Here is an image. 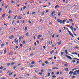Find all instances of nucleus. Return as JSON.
<instances>
[{"label":"nucleus","instance_id":"obj_1","mask_svg":"<svg viewBox=\"0 0 79 79\" xmlns=\"http://www.w3.org/2000/svg\"><path fill=\"white\" fill-rule=\"evenodd\" d=\"M68 32L69 33V34L72 37H74V36L73 35L72 33H71V32L70 31H68Z\"/></svg>","mask_w":79,"mask_h":79},{"label":"nucleus","instance_id":"obj_2","mask_svg":"<svg viewBox=\"0 0 79 79\" xmlns=\"http://www.w3.org/2000/svg\"><path fill=\"white\" fill-rule=\"evenodd\" d=\"M15 40L16 44H18V40H17V38H16Z\"/></svg>","mask_w":79,"mask_h":79},{"label":"nucleus","instance_id":"obj_3","mask_svg":"<svg viewBox=\"0 0 79 79\" xmlns=\"http://www.w3.org/2000/svg\"><path fill=\"white\" fill-rule=\"evenodd\" d=\"M59 7H60V6L59 5H56L55 6L54 8H55V9H56V8H59Z\"/></svg>","mask_w":79,"mask_h":79},{"label":"nucleus","instance_id":"obj_4","mask_svg":"<svg viewBox=\"0 0 79 79\" xmlns=\"http://www.w3.org/2000/svg\"><path fill=\"white\" fill-rule=\"evenodd\" d=\"M14 36H10L9 37V39H13L14 38Z\"/></svg>","mask_w":79,"mask_h":79},{"label":"nucleus","instance_id":"obj_5","mask_svg":"<svg viewBox=\"0 0 79 79\" xmlns=\"http://www.w3.org/2000/svg\"><path fill=\"white\" fill-rule=\"evenodd\" d=\"M21 18H22V17L20 15L18 17V19H21Z\"/></svg>","mask_w":79,"mask_h":79},{"label":"nucleus","instance_id":"obj_6","mask_svg":"<svg viewBox=\"0 0 79 79\" xmlns=\"http://www.w3.org/2000/svg\"><path fill=\"white\" fill-rule=\"evenodd\" d=\"M70 28L72 30V31H73L74 30V28L73 27V26H71Z\"/></svg>","mask_w":79,"mask_h":79},{"label":"nucleus","instance_id":"obj_7","mask_svg":"<svg viewBox=\"0 0 79 79\" xmlns=\"http://www.w3.org/2000/svg\"><path fill=\"white\" fill-rule=\"evenodd\" d=\"M74 73V72L73 71H70L69 73V74H73Z\"/></svg>","mask_w":79,"mask_h":79},{"label":"nucleus","instance_id":"obj_8","mask_svg":"<svg viewBox=\"0 0 79 79\" xmlns=\"http://www.w3.org/2000/svg\"><path fill=\"white\" fill-rule=\"evenodd\" d=\"M54 50H52V51H51L50 52V54H51V55H52V53H54Z\"/></svg>","mask_w":79,"mask_h":79},{"label":"nucleus","instance_id":"obj_9","mask_svg":"<svg viewBox=\"0 0 79 79\" xmlns=\"http://www.w3.org/2000/svg\"><path fill=\"white\" fill-rule=\"evenodd\" d=\"M67 58H69V59H70V60H72V58L71 57H70L69 56H68Z\"/></svg>","mask_w":79,"mask_h":79},{"label":"nucleus","instance_id":"obj_10","mask_svg":"<svg viewBox=\"0 0 79 79\" xmlns=\"http://www.w3.org/2000/svg\"><path fill=\"white\" fill-rule=\"evenodd\" d=\"M52 69H58V68L56 67H53L52 68Z\"/></svg>","mask_w":79,"mask_h":79},{"label":"nucleus","instance_id":"obj_11","mask_svg":"<svg viewBox=\"0 0 79 79\" xmlns=\"http://www.w3.org/2000/svg\"><path fill=\"white\" fill-rule=\"evenodd\" d=\"M42 15L43 16H44V15H45V11H44L42 12Z\"/></svg>","mask_w":79,"mask_h":79},{"label":"nucleus","instance_id":"obj_12","mask_svg":"<svg viewBox=\"0 0 79 79\" xmlns=\"http://www.w3.org/2000/svg\"><path fill=\"white\" fill-rule=\"evenodd\" d=\"M5 14H3L2 16V18H3V17H5Z\"/></svg>","mask_w":79,"mask_h":79},{"label":"nucleus","instance_id":"obj_13","mask_svg":"<svg viewBox=\"0 0 79 79\" xmlns=\"http://www.w3.org/2000/svg\"><path fill=\"white\" fill-rule=\"evenodd\" d=\"M75 77H76V76H72L71 77L72 79H74Z\"/></svg>","mask_w":79,"mask_h":79},{"label":"nucleus","instance_id":"obj_14","mask_svg":"<svg viewBox=\"0 0 79 79\" xmlns=\"http://www.w3.org/2000/svg\"><path fill=\"white\" fill-rule=\"evenodd\" d=\"M22 38V37H20L19 39V42H20L21 41V38Z\"/></svg>","mask_w":79,"mask_h":79},{"label":"nucleus","instance_id":"obj_15","mask_svg":"<svg viewBox=\"0 0 79 79\" xmlns=\"http://www.w3.org/2000/svg\"><path fill=\"white\" fill-rule=\"evenodd\" d=\"M72 54V55H77V53L76 52L73 53Z\"/></svg>","mask_w":79,"mask_h":79},{"label":"nucleus","instance_id":"obj_16","mask_svg":"<svg viewBox=\"0 0 79 79\" xmlns=\"http://www.w3.org/2000/svg\"><path fill=\"white\" fill-rule=\"evenodd\" d=\"M25 35L26 36H27H27L29 35V34L27 32L26 33Z\"/></svg>","mask_w":79,"mask_h":79},{"label":"nucleus","instance_id":"obj_17","mask_svg":"<svg viewBox=\"0 0 79 79\" xmlns=\"http://www.w3.org/2000/svg\"><path fill=\"white\" fill-rule=\"evenodd\" d=\"M55 12H54V11L52 12V13H51V15H53V14H55Z\"/></svg>","mask_w":79,"mask_h":79},{"label":"nucleus","instance_id":"obj_18","mask_svg":"<svg viewBox=\"0 0 79 79\" xmlns=\"http://www.w3.org/2000/svg\"><path fill=\"white\" fill-rule=\"evenodd\" d=\"M61 41H60L59 42H57V44H59V45H60L61 44Z\"/></svg>","mask_w":79,"mask_h":79},{"label":"nucleus","instance_id":"obj_19","mask_svg":"<svg viewBox=\"0 0 79 79\" xmlns=\"http://www.w3.org/2000/svg\"><path fill=\"white\" fill-rule=\"evenodd\" d=\"M60 24H62V23H63V21L61 20H60Z\"/></svg>","mask_w":79,"mask_h":79},{"label":"nucleus","instance_id":"obj_20","mask_svg":"<svg viewBox=\"0 0 79 79\" xmlns=\"http://www.w3.org/2000/svg\"><path fill=\"white\" fill-rule=\"evenodd\" d=\"M38 37H42V35H38Z\"/></svg>","mask_w":79,"mask_h":79},{"label":"nucleus","instance_id":"obj_21","mask_svg":"<svg viewBox=\"0 0 79 79\" xmlns=\"http://www.w3.org/2000/svg\"><path fill=\"white\" fill-rule=\"evenodd\" d=\"M23 44H26V41H23L22 42Z\"/></svg>","mask_w":79,"mask_h":79},{"label":"nucleus","instance_id":"obj_22","mask_svg":"<svg viewBox=\"0 0 79 79\" xmlns=\"http://www.w3.org/2000/svg\"><path fill=\"white\" fill-rule=\"evenodd\" d=\"M6 49H5L4 51V54H5V53H6Z\"/></svg>","mask_w":79,"mask_h":79},{"label":"nucleus","instance_id":"obj_23","mask_svg":"<svg viewBox=\"0 0 79 79\" xmlns=\"http://www.w3.org/2000/svg\"><path fill=\"white\" fill-rule=\"evenodd\" d=\"M76 69H77V68H76L72 70V71H75V70H76Z\"/></svg>","mask_w":79,"mask_h":79},{"label":"nucleus","instance_id":"obj_24","mask_svg":"<svg viewBox=\"0 0 79 79\" xmlns=\"http://www.w3.org/2000/svg\"><path fill=\"white\" fill-rule=\"evenodd\" d=\"M65 52L66 54L68 55V51L67 50H65Z\"/></svg>","mask_w":79,"mask_h":79},{"label":"nucleus","instance_id":"obj_25","mask_svg":"<svg viewBox=\"0 0 79 79\" xmlns=\"http://www.w3.org/2000/svg\"><path fill=\"white\" fill-rule=\"evenodd\" d=\"M69 21H71V22H73V20L71 19H69Z\"/></svg>","mask_w":79,"mask_h":79},{"label":"nucleus","instance_id":"obj_26","mask_svg":"<svg viewBox=\"0 0 79 79\" xmlns=\"http://www.w3.org/2000/svg\"><path fill=\"white\" fill-rule=\"evenodd\" d=\"M52 78H55L56 77L55 75H54L52 76Z\"/></svg>","mask_w":79,"mask_h":79},{"label":"nucleus","instance_id":"obj_27","mask_svg":"<svg viewBox=\"0 0 79 79\" xmlns=\"http://www.w3.org/2000/svg\"><path fill=\"white\" fill-rule=\"evenodd\" d=\"M4 46V44L3 43H2L1 44V47H3Z\"/></svg>","mask_w":79,"mask_h":79},{"label":"nucleus","instance_id":"obj_28","mask_svg":"<svg viewBox=\"0 0 79 79\" xmlns=\"http://www.w3.org/2000/svg\"><path fill=\"white\" fill-rule=\"evenodd\" d=\"M31 49H32V47H31L29 48L28 50H29V51H31Z\"/></svg>","mask_w":79,"mask_h":79},{"label":"nucleus","instance_id":"obj_29","mask_svg":"<svg viewBox=\"0 0 79 79\" xmlns=\"http://www.w3.org/2000/svg\"><path fill=\"white\" fill-rule=\"evenodd\" d=\"M64 64V66H66V67H68V64Z\"/></svg>","mask_w":79,"mask_h":79},{"label":"nucleus","instance_id":"obj_30","mask_svg":"<svg viewBox=\"0 0 79 79\" xmlns=\"http://www.w3.org/2000/svg\"><path fill=\"white\" fill-rule=\"evenodd\" d=\"M35 64V62H34V61H32L31 62V64Z\"/></svg>","mask_w":79,"mask_h":79},{"label":"nucleus","instance_id":"obj_31","mask_svg":"<svg viewBox=\"0 0 79 79\" xmlns=\"http://www.w3.org/2000/svg\"><path fill=\"white\" fill-rule=\"evenodd\" d=\"M17 17V15H16L13 18L14 19H15L16 18V17Z\"/></svg>","mask_w":79,"mask_h":79},{"label":"nucleus","instance_id":"obj_32","mask_svg":"<svg viewBox=\"0 0 79 79\" xmlns=\"http://www.w3.org/2000/svg\"><path fill=\"white\" fill-rule=\"evenodd\" d=\"M65 70L66 71H68V68H66Z\"/></svg>","mask_w":79,"mask_h":79},{"label":"nucleus","instance_id":"obj_33","mask_svg":"<svg viewBox=\"0 0 79 79\" xmlns=\"http://www.w3.org/2000/svg\"><path fill=\"white\" fill-rule=\"evenodd\" d=\"M12 73H10L9 74V76H10L11 75H12Z\"/></svg>","mask_w":79,"mask_h":79},{"label":"nucleus","instance_id":"obj_34","mask_svg":"<svg viewBox=\"0 0 79 79\" xmlns=\"http://www.w3.org/2000/svg\"><path fill=\"white\" fill-rule=\"evenodd\" d=\"M39 74H40V75H42L43 73H42L41 72H40V73H39Z\"/></svg>","mask_w":79,"mask_h":79},{"label":"nucleus","instance_id":"obj_35","mask_svg":"<svg viewBox=\"0 0 79 79\" xmlns=\"http://www.w3.org/2000/svg\"><path fill=\"white\" fill-rule=\"evenodd\" d=\"M77 74H79V70H77Z\"/></svg>","mask_w":79,"mask_h":79},{"label":"nucleus","instance_id":"obj_36","mask_svg":"<svg viewBox=\"0 0 79 79\" xmlns=\"http://www.w3.org/2000/svg\"><path fill=\"white\" fill-rule=\"evenodd\" d=\"M42 66H45V64L43 63L42 64Z\"/></svg>","mask_w":79,"mask_h":79},{"label":"nucleus","instance_id":"obj_37","mask_svg":"<svg viewBox=\"0 0 79 79\" xmlns=\"http://www.w3.org/2000/svg\"><path fill=\"white\" fill-rule=\"evenodd\" d=\"M8 13L9 14L11 13V9H10L8 12Z\"/></svg>","mask_w":79,"mask_h":79},{"label":"nucleus","instance_id":"obj_38","mask_svg":"<svg viewBox=\"0 0 79 79\" xmlns=\"http://www.w3.org/2000/svg\"><path fill=\"white\" fill-rule=\"evenodd\" d=\"M66 20H67V19H66L63 20V22H65L66 21Z\"/></svg>","mask_w":79,"mask_h":79},{"label":"nucleus","instance_id":"obj_39","mask_svg":"<svg viewBox=\"0 0 79 79\" xmlns=\"http://www.w3.org/2000/svg\"><path fill=\"white\" fill-rule=\"evenodd\" d=\"M75 48H76V49H79V48L77 47H75Z\"/></svg>","mask_w":79,"mask_h":79},{"label":"nucleus","instance_id":"obj_40","mask_svg":"<svg viewBox=\"0 0 79 79\" xmlns=\"http://www.w3.org/2000/svg\"><path fill=\"white\" fill-rule=\"evenodd\" d=\"M72 62L73 63H75L76 62V61L74 60H72Z\"/></svg>","mask_w":79,"mask_h":79},{"label":"nucleus","instance_id":"obj_41","mask_svg":"<svg viewBox=\"0 0 79 79\" xmlns=\"http://www.w3.org/2000/svg\"><path fill=\"white\" fill-rule=\"evenodd\" d=\"M3 66H1L0 67V69H3Z\"/></svg>","mask_w":79,"mask_h":79},{"label":"nucleus","instance_id":"obj_42","mask_svg":"<svg viewBox=\"0 0 79 79\" xmlns=\"http://www.w3.org/2000/svg\"><path fill=\"white\" fill-rule=\"evenodd\" d=\"M33 67H34L33 65H31L30 66V68H33Z\"/></svg>","mask_w":79,"mask_h":79},{"label":"nucleus","instance_id":"obj_43","mask_svg":"<svg viewBox=\"0 0 79 79\" xmlns=\"http://www.w3.org/2000/svg\"><path fill=\"white\" fill-rule=\"evenodd\" d=\"M63 54H64V52H61V55H63Z\"/></svg>","mask_w":79,"mask_h":79},{"label":"nucleus","instance_id":"obj_44","mask_svg":"<svg viewBox=\"0 0 79 79\" xmlns=\"http://www.w3.org/2000/svg\"><path fill=\"white\" fill-rule=\"evenodd\" d=\"M10 63H8L7 64V66H10Z\"/></svg>","mask_w":79,"mask_h":79},{"label":"nucleus","instance_id":"obj_45","mask_svg":"<svg viewBox=\"0 0 79 79\" xmlns=\"http://www.w3.org/2000/svg\"><path fill=\"white\" fill-rule=\"evenodd\" d=\"M73 76H75V75H77V73H73Z\"/></svg>","mask_w":79,"mask_h":79},{"label":"nucleus","instance_id":"obj_46","mask_svg":"<svg viewBox=\"0 0 79 79\" xmlns=\"http://www.w3.org/2000/svg\"><path fill=\"white\" fill-rule=\"evenodd\" d=\"M27 30V27H25L24 29V31H26Z\"/></svg>","mask_w":79,"mask_h":79},{"label":"nucleus","instance_id":"obj_47","mask_svg":"<svg viewBox=\"0 0 79 79\" xmlns=\"http://www.w3.org/2000/svg\"><path fill=\"white\" fill-rule=\"evenodd\" d=\"M79 61H77V63H76V64H79Z\"/></svg>","mask_w":79,"mask_h":79},{"label":"nucleus","instance_id":"obj_48","mask_svg":"<svg viewBox=\"0 0 79 79\" xmlns=\"http://www.w3.org/2000/svg\"><path fill=\"white\" fill-rule=\"evenodd\" d=\"M15 64V62H13V63H12L11 64V65H13V64Z\"/></svg>","mask_w":79,"mask_h":79},{"label":"nucleus","instance_id":"obj_49","mask_svg":"<svg viewBox=\"0 0 79 79\" xmlns=\"http://www.w3.org/2000/svg\"><path fill=\"white\" fill-rule=\"evenodd\" d=\"M16 67H17V66H15V67H13L14 69H15V68H16Z\"/></svg>","mask_w":79,"mask_h":79},{"label":"nucleus","instance_id":"obj_50","mask_svg":"<svg viewBox=\"0 0 79 79\" xmlns=\"http://www.w3.org/2000/svg\"><path fill=\"white\" fill-rule=\"evenodd\" d=\"M43 48H44V49H45V48H46L45 46H43Z\"/></svg>","mask_w":79,"mask_h":79},{"label":"nucleus","instance_id":"obj_51","mask_svg":"<svg viewBox=\"0 0 79 79\" xmlns=\"http://www.w3.org/2000/svg\"><path fill=\"white\" fill-rule=\"evenodd\" d=\"M55 53H56V55L57 53H58V51H57Z\"/></svg>","mask_w":79,"mask_h":79},{"label":"nucleus","instance_id":"obj_52","mask_svg":"<svg viewBox=\"0 0 79 79\" xmlns=\"http://www.w3.org/2000/svg\"><path fill=\"white\" fill-rule=\"evenodd\" d=\"M48 76H49V77L50 76V73H49L48 74Z\"/></svg>","mask_w":79,"mask_h":79},{"label":"nucleus","instance_id":"obj_53","mask_svg":"<svg viewBox=\"0 0 79 79\" xmlns=\"http://www.w3.org/2000/svg\"><path fill=\"white\" fill-rule=\"evenodd\" d=\"M26 6H24L23 8V10H24L25 9H26Z\"/></svg>","mask_w":79,"mask_h":79},{"label":"nucleus","instance_id":"obj_54","mask_svg":"<svg viewBox=\"0 0 79 79\" xmlns=\"http://www.w3.org/2000/svg\"><path fill=\"white\" fill-rule=\"evenodd\" d=\"M57 74H60V72H57L56 73Z\"/></svg>","mask_w":79,"mask_h":79},{"label":"nucleus","instance_id":"obj_55","mask_svg":"<svg viewBox=\"0 0 79 79\" xmlns=\"http://www.w3.org/2000/svg\"><path fill=\"white\" fill-rule=\"evenodd\" d=\"M61 15V13L60 12H59L58 14V15L60 16V15Z\"/></svg>","mask_w":79,"mask_h":79},{"label":"nucleus","instance_id":"obj_56","mask_svg":"<svg viewBox=\"0 0 79 79\" xmlns=\"http://www.w3.org/2000/svg\"><path fill=\"white\" fill-rule=\"evenodd\" d=\"M6 70V68H4L3 69V71H5Z\"/></svg>","mask_w":79,"mask_h":79},{"label":"nucleus","instance_id":"obj_57","mask_svg":"<svg viewBox=\"0 0 79 79\" xmlns=\"http://www.w3.org/2000/svg\"><path fill=\"white\" fill-rule=\"evenodd\" d=\"M61 30H60L59 31V33H61Z\"/></svg>","mask_w":79,"mask_h":79},{"label":"nucleus","instance_id":"obj_58","mask_svg":"<svg viewBox=\"0 0 79 79\" xmlns=\"http://www.w3.org/2000/svg\"><path fill=\"white\" fill-rule=\"evenodd\" d=\"M37 44L36 43V42H35L34 43V45H35V46H36V45Z\"/></svg>","mask_w":79,"mask_h":79},{"label":"nucleus","instance_id":"obj_59","mask_svg":"<svg viewBox=\"0 0 79 79\" xmlns=\"http://www.w3.org/2000/svg\"><path fill=\"white\" fill-rule=\"evenodd\" d=\"M24 69V67H23L21 69V70H23V69Z\"/></svg>","mask_w":79,"mask_h":79},{"label":"nucleus","instance_id":"obj_60","mask_svg":"<svg viewBox=\"0 0 79 79\" xmlns=\"http://www.w3.org/2000/svg\"><path fill=\"white\" fill-rule=\"evenodd\" d=\"M8 5L6 6L5 8L6 9V8H8Z\"/></svg>","mask_w":79,"mask_h":79},{"label":"nucleus","instance_id":"obj_61","mask_svg":"<svg viewBox=\"0 0 79 79\" xmlns=\"http://www.w3.org/2000/svg\"><path fill=\"white\" fill-rule=\"evenodd\" d=\"M29 24H31V23H32V22L31 21H29Z\"/></svg>","mask_w":79,"mask_h":79},{"label":"nucleus","instance_id":"obj_62","mask_svg":"<svg viewBox=\"0 0 79 79\" xmlns=\"http://www.w3.org/2000/svg\"><path fill=\"white\" fill-rule=\"evenodd\" d=\"M33 55H34V54L33 53L30 54V56H33Z\"/></svg>","mask_w":79,"mask_h":79},{"label":"nucleus","instance_id":"obj_63","mask_svg":"<svg viewBox=\"0 0 79 79\" xmlns=\"http://www.w3.org/2000/svg\"><path fill=\"white\" fill-rule=\"evenodd\" d=\"M54 36H55V34H53L52 36V38H53V37H54Z\"/></svg>","mask_w":79,"mask_h":79},{"label":"nucleus","instance_id":"obj_64","mask_svg":"<svg viewBox=\"0 0 79 79\" xmlns=\"http://www.w3.org/2000/svg\"><path fill=\"white\" fill-rule=\"evenodd\" d=\"M15 48L16 49H17V48H18V46H16V47H15Z\"/></svg>","mask_w":79,"mask_h":79}]
</instances>
